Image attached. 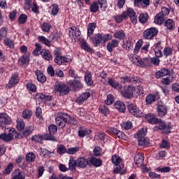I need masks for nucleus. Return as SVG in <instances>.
<instances>
[{
  "mask_svg": "<svg viewBox=\"0 0 179 179\" xmlns=\"http://www.w3.org/2000/svg\"><path fill=\"white\" fill-rule=\"evenodd\" d=\"M91 40L95 47H99L100 43L104 45L106 42L110 40V34L101 35V34H97L94 38H91Z\"/></svg>",
  "mask_w": 179,
  "mask_h": 179,
  "instance_id": "f257e3e1",
  "label": "nucleus"
},
{
  "mask_svg": "<svg viewBox=\"0 0 179 179\" xmlns=\"http://www.w3.org/2000/svg\"><path fill=\"white\" fill-rule=\"evenodd\" d=\"M19 135L15 129H12L9 131V134L3 133L0 134V139L3 142H10L13 139H16Z\"/></svg>",
  "mask_w": 179,
  "mask_h": 179,
  "instance_id": "f03ea898",
  "label": "nucleus"
},
{
  "mask_svg": "<svg viewBox=\"0 0 179 179\" xmlns=\"http://www.w3.org/2000/svg\"><path fill=\"white\" fill-rule=\"evenodd\" d=\"M122 83H142L143 80L140 78L139 77L131 76H125L120 78Z\"/></svg>",
  "mask_w": 179,
  "mask_h": 179,
  "instance_id": "7ed1b4c3",
  "label": "nucleus"
},
{
  "mask_svg": "<svg viewBox=\"0 0 179 179\" xmlns=\"http://www.w3.org/2000/svg\"><path fill=\"white\" fill-rule=\"evenodd\" d=\"M134 92H135V87L129 85L124 87V88L121 90V94L126 99H132L134 97Z\"/></svg>",
  "mask_w": 179,
  "mask_h": 179,
  "instance_id": "20e7f679",
  "label": "nucleus"
},
{
  "mask_svg": "<svg viewBox=\"0 0 179 179\" xmlns=\"http://www.w3.org/2000/svg\"><path fill=\"white\" fill-rule=\"evenodd\" d=\"M69 36L71 38H73L74 41H79L80 40V30L76 27H70Z\"/></svg>",
  "mask_w": 179,
  "mask_h": 179,
  "instance_id": "39448f33",
  "label": "nucleus"
},
{
  "mask_svg": "<svg viewBox=\"0 0 179 179\" xmlns=\"http://www.w3.org/2000/svg\"><path fill=\"white\" fill-rule=\"evenodd\" d=\"M129 112L131 115H134V117H143V113H142V110H140L139 108L133 103H130L127 107Z\"/></svg>",
  "mask_w": 179,
  "mask_h": 179,
  "instance_id": "423d86ee",
  "label": "nucleus"
},
{
  "mask_svg": "<svg viewBox=\"0 0 179 179\" xmlns=\"http://www.w3.org/2000/svg\"><path fill=\"white\" fill-rule=\"evenodd\" d=\"M157 33H159V31L156 28H150L146 29L143 33V37L146 40H152L153 37H155V36H157Z\"/></svg>",
  "mask_w": 179,
  "mask_h": 179,
  "instance_id": "0eeeda50",
  "label": "nucleus"
},
{
  "mask_svg": "<svg viewBox=\"0 0 179 179\" xmlns=\"http://www.w3.org/2000/svg\"><path fill=\"white\" fill-rule=\"evenodd\" d=\"M66 113H63L55 118L56 125L63 129L65 128L66 124H68V117L65 116Z\"/></svg>",
  "mask_w": 179,
  "mask_h": 179,
  "instance_id": "6e6552de",
  "label": "nucleus"
},
{
  "mask_svg": "<svg viewBox=\"0 0 179 179\" xmlns=\"http://www.w3.org/2000/svg\"><path fill=\"white\" fill-rule=\"evenodd\" d=\"M159 127H157L158 129L165 130V134H170L171 129V123H168L167 124L162 119H158L157 123Z\"/></svg>",
  "mask_w": 179,
  "mask_h": 179,
  "instance_id": "1a4fd4ad",
  "label": "nucleus"
},
{
  "mask_svg": "<svg viewBox=\"0 0 179 179\" xmlns=\"http://www.w3.org/2000/svg\"><path fill=\"white\" fill-rule=\"evenodd\" d=\"M69 85L72 87L73 90L77 91L80 90L83 87V85L82 82L79 80H73L69 81Z\"/></svg>",
  "mask_w": 179,
  "mask_h": 179,
  "instance_id": "9d476101",
  "label": "nucleus"
},
{
  "mask_svg": "<svg viewBox=\"0 0 179 179\" xmlns=\"http://www.w3.org/2000/svg\"><path fill=\"white\" fill-rule=\"evenodd\" d=\"M157 111L159 117H164L167 114V106L162 102H159Z\"/></svg>",
  "mask_w": 179,
  "mask_h": 179,
  "instance_id": "9b49d317",
  "label": "nucleus"
},
{
  "mask_svg": "<svg viewBox=\"0 0 179 179\" xmlns=\"http://www.w3.org/2000/svg\"><path fill=\"white\" fill-rule=\"evenodd\" d=\"M55 89L57 92H59L60 94H68L69 93V88L65 84L55 85Z\"/></svg>",
  "mask_w": 179,
  "mask_h": 179,
  "instance_id": "f8f14e48",
  "label": "nucleus"
},
{
  "mask_svg": "<svg viewBox=\"0 0 179 179\" xmlns=\"http://www.w3.org/2000/svg\"><path fill=\"white\" fill-rule=\"evenodd\" d=\"M76 163L77 167H80V169H86L90 164L89 159H87L85 157H79L76 159Z\"/></svg>",
  "mask_w": 179,
  "mask_h": 179,
  "instance_id": "ddd939ff",
  "label": "nucleus"
},
{
  "mask_svg": "<svg viewBox=\"0 0 179 179\" xmlns=\"http://www.w3.org/2000/svg\"><path fill=\"white\" fill-rule=\"evenodd\" d=\"M0 122L3 125H9L12 120L7 113H0Z\"/></svg>",
  "mask_w": 179,
  "mask_h": 179,
  "instance_id": "4468645a",
  "label": "nucleus"
},
{
  "mask_svg": "<svg viewBox=\"0 0 179 179\" xmlns=\"http://www.w3.org/2000/svg\"><path fill=\"white\" fill-rule=\"evenodd\" d=\"M145 118L146 120V121H148V122H149V124H157V122H159V118L156 117V115H155V114L153 113H148L147 115H145Z\"/></svg>",
  "mask_w": 179,
  "mask_h": 179,
  "instance_id": "2eb2a0df",
  "label": "nucleus"
},
{
  "mask_svg": "<svg viewBox=\"0 0 179 179\" xmlns=\"http://www.w3.org/2000/svg\"><path fill=\"white\" fill-rule=\"evenodd\" d=\"M171 73V71L169 70V69H162L159 71L155 73V77L157 79H160V78H163V76H167Z\"/></svg>",
  "mask_w": 179,
  "mask_h": 179,
  "instance_id": "dca6fc26",
  "label": "nucleus"
},
{
  "mask_svg": "<svg viewBox=\"0 0 179 179\" xmlns=\"http://www.w3.org/2000/svg\"><path fill=\"white\" fill-rule=\"evenodd\" d=\"M120 41L117 39H113L110 42L108 43L106 48L109 52H113V49L118 47Z\"/></svg>",
  "mask_w": 179,
  "mask_h": 179,
  "instance_id": "f3484780",
  "label": "nucleus"
},
{
  "mask_svg": "<svg viewBox=\"0 0 179 179\" xmlns=\"http://www.w3.org/2000/svg\"><path fill=\"white\" fill-rule=\"evenodd\" d=\"M162 50H163V47H162V42L157 43L155 44V48L154 49L155 57H157V58H162V57H163Z\"/></svg>",
  "mask_w": 179,
  "mask_h": 179,
  "instance_id": "a211bd4d",
  "label": "nucleus"
},
{
  "mask_svg": "<svg viewBox=\"0 0 179 179\" xmlns=\"http://www.w3.org/2000/svg\"><path fill=\"white\" fill-rule=\"evenodd\" d=\"M114 107L116 110H118L120 113H124L127 110V107L125 106V103L122 101H117L114 103Z\"/></svg>",
  "mask_w": 179,
  "mask_h": 179,
  "instance_id": "6ab92c4d",
  "label": "nucleus"
},
{
  "mask_svg": "<svg viewBox=\"0 0 179 179\" xmlns=\"http://www.w3.org/2000/svg\"><path fill=\"white\" fill-rule=\"evenodd\" d=\"M127 15L129 17H130L131 22L134 24H136V22H138L136 13H135V11L132 8H128L127 9Z\"/></svg>",
  "mask_w": 179,
  "mask_h": 179,
  "instance_id": "aec40b11",
  "label": "nucleus"
},
{
  "mask_svg": "<svg viewBox=\"0 0 179 179\" xmlns=\"http://www.w3.org/2000/svg\"><path fill=\"white\" fill-rule=\"evenodd\" d=\"M12 179H24V173L20 169H16L13 171Z\"/></svg>",
  "mask_w": 179,
  "mask_h": 179,
  "instance_id": "412c9836",
  "label": "nucleus"
},
{
  "mask_svg": "<svg viewBox=\"0 0 179 179\" xmlns=\"http://www.w3.org/2000/svg\"><path fill=\"white\" fill-rule=\"evenodd\" d=\"M30 62V58L27 55H22L18 59V64L22 66H27L29 65V62Z\"/></svg>",
  "mask_w": 179,
  "mask_h": 179,
  "instance_id": "4be33fe9",
  "label": "nucleus"
},
{
  "mask_svg": "<svg viewBox=\"0 0 179 179\" xmlns=\"http://www.w3.org/2000/svg\"><path fill=\"white\" fill-rule=\"evenodd\" d=\"M150 5V0H134V6L148 8Z\"/></svg>",
  "mask_w": 179,
  "mask_h": 179,
  "instance_id": "5701e85b",
  "label": "nucleus"
},
{
  "mask_svg": "<svg viewBox=\"0 0 179 179\" xmlns=\"http://www.w3.org/2000/svg\"><path fill=\"white\" fill-rule=\"evenodd\" d=\"M138 66L145 68V66H152L151 57H147L144 59H140Z\"/></svg>",
  "mask_w": 179,
  "mask_h": 179,
  "instance_id": "b1692460",
  "label": "nucleus"
},
{
  "mask_svg": "<svg viewBox=\"0 0 179 179\" xmlns=\"http://www.w3.org/2000/svg\"><path fill=\"white\" fill-rule=\"evenodd\" d=\"M19 83V75L17 73H15L10 78V80L8 83V87H13L15 85Z\"/></svg>",
  "mask_w": 179,
  "mask_h": 179,
  "instance_id": "393cba45",
  "label": "nucleus"
},
{
  "mask_svg": "<svg viewBox=\"0 0 179 179\" xmlns=\"http://www.w3.org/2000/svg\"><path fill=\"white\" fill-rule=\"evenodd\" d=\"M166 19H167L166 17H164L163 15H162V13H158L156 15L155 17V23H156V24H163V23H164V22H166Z\"/></svg>",
  "mask_w": 179,
  "mask_h": 179,
  "instance_id": "a878e982",
  "label": "nucleus"
},
{
  "mask_svg": "<svg viewBox=\"0 0 179 179\" xmlns=\"http://www.w3.org/2000/svg\"><path fill=\"white\" fill-rule=\"evenodd\" d=\"M129 58L131 62H132L133 64H135V65H136L137 66H139V62L141 61V58L139 56L136 55V53L130 54L129 56Z\"/></svg>",
  "mask_w": 179,
  "mask_h": 179,
  "instance_id": "bb28decb",
  "label": "nucleus"
},
{
  "mask_svg": "<svg viewBox=\"0 0 179 179\" xmlns=\"http://www.w3.org/2000/svg\"><path fill=\"white\" fill-rule=\"evenodd\" d=\"M40 54L44 59H46V61H50V59H52V55H51V52H50L48 50H44L43 49Z\"/></svg>",
  "mask_w": 179,
  "mask_h": 179,
  "instance_id": "cd10ccee",
  "label": "nucleus"
},
{
  "mask_svg": "<svg viewBox=\"0 0 179 179\" xmlns=\"http://www.w3.org/2000/svg\"><path fill=\"white\" fill-rule=\"evenodd\" d=\"M90 96V92L83 93L80 96L76 99L78 104H82L83 101L87 100Z\"/></svg>",
  "mask_w": 179,
  "mask_h": 179,
  "instance_id": "c85d7f7f",
  "label": "nucleus"
},
{
  "mask_svg": "<svg viewBox=\"0 0 179 179\" xmlns=\"http://www.w3.org/2000/svg\"><path fill=\"white\" fill-rule=\"evenodd\" d=\"M164 26L168 29V30H174V29H176V22L173 19H168L165 21Z\"/></svg>",
  "mask_w": 179,
  "mask_h": 179,
  "instance_id": "c756f323",
  "label": "nucleus"
},
{
  "mask_svg": "<svg viewBox=\"0 0 179 179\" xmlns=\"http://www.w3.org/2000/svg\"><path fill=\"white\" fill-rule=\"evenodd\" d=\"M108 83L110 85V86L114 87L115 89H117L118 90L122 88V85L120 84V83L117 82L113 78H109Z\"/></svg>",
  "mask_w": 179,
  "mask_h": 179,
  "instance_id": "7c9ffc66",
  "label": "nucleus"
},
{
  "mask_svg": "<svg viewBox=\"0 0 179 179\" xmlns=\"http://www.w3.org/2000/svg\"><path fill=\"white\" fill-rule=\"evenodd\" d=\"M36 99L39 100V101L47 102L51 101L52 100V96H45L43 94H38L36 95Z\"/></svg>",
  "mask_w": 179,
  "mask_h": 179,
  "instance_id": "2f4dec72",
  "label": "nucleus"
},
{
  "mask_svg": "<svg viewBox=\"0 0 179 179\" xmlns=\"http://www.w3.org/2000/svg\"><path fill=\"white\" fill-rule=\"evenodd\" d=\"M36 76H37L38 81L41 83H45V80H47V78H45V76L43 72L41 71L36 70L35 71Z\"/></svg>",
  "mask_w": 179,
  "mask_h": 179,
  "instance_id": "473e14b6",
  "label": "nucleus"
},
{
  "mask_svg": "<svg viewBox=\"0 0 179 179\" xmlns=\"http://www.w3.org/2000/svg\"><path fill=\"white\" fill-rule=\"evenodd\" d=\"M85 82L88 86H92L93 80H92V73L90 71H86L85 73Z\"/></svg>",
  "mask_w": 179,
  "mask_h": 179,
  "instance_id": "72a5a7b5",
  "label": "nucleus"
},
{
  "mask_svg": "<svg viewBox=\"0 0 179 179\" xmlns=\"http://www.w3.org/2000/svg\"><path fill=\"white\" fill-rule=\"evenodd\" d=\"M69 167L72 171H76V167H78V163L73 157H71L69 162Z\"/></svg>",
  "mask_w": 179,
  "mask_h": 179,
  "instance_id": "f704fd0d",
  "label": "nucleus"
},
{
  "mask_svg": "<svg viewBox=\"0 0 179 179\" xmlns=\"http://www.w3.org/2000/svg\"><path fill=\"white\" fill-rule=\"evenodd\" d=\"M80 47L83 48V50H85V51H87V52H92V51H93V49L91 48L90 45H89L87 42H86L85 40L80 41Z\"/></svg>",
  "mask_w": 179,
  "mask_h": 179,
  "instance_id": "c9c22d12",
  "label": "nucleus"
},
{
  "mask_svg": "<svg viewBox=\"0 0 179 179\" xmlns=\"http://www.w3.org/2000/svg\"><path fill=\"white\" fill-rule=\"evenodd\" d=\"M90 164L94 166L95 167H100L101 166V160L97 158L92 157L89 159Z\"/></svg>",
  "mask_w": 179,
  "mask_h": 179,
  "instance_id": "e433bc0d",
  "label": "nucleus"
},
{
  "mask_svg": "<svg viewBox=\"0 0 179 179\" xmlns=\"http://www.w3.org/2000/svg\"><path fill=\"white\" fill-rule=\"evenodd\" d=\"M43 141H52V142H57V138L54 136V134H51V133H46L43 134Z\"/></svg>",
  "mask_w": 179,
  "mask_h": 179,
  "instance_id": "4c0bfd02",
  "label": "nucleus"
},
{
  "mask_svg": "<svg viewBox=\"0 0 179 179\" xmlns=\"http://www.w3.org/2000/svg\"><path fill=\"white\" fill-rule=\"evenodd\" d=\"M157 99V96L155 94H150L145 98V101L147 104H152V103H155Z\"/></svg>",
  "mask_w": 179,
  "mask_h": 179,
  "instance_id": "58836bf2",
  "label": "nucleus"
},
{
  "mask_svg": "<svg viewBox=\"0 0 179 179\" xmlns=\"http://www.w3.org/2000/svg\"><path fill=\"white\" fill-rule=\"evenodd\" d=\"M146 134H148V129L143 128L140 129L139 131L134 135V136L135 138H145V136H146Z\"/></svg>",
  "mask_w": 179,
  "mask_h": 179,
  "instance_id": "ea45409f",
  "label": "nucleus"
},
{
  "mask_svg": "<svg viewBox=\"0 0 179 179\" xmlns=\"http://www.w3.org/2000/svg\"><path fill=\"white\" fill-rule=\"evenodd\" d=\"M92 134V131L89 129H80L78 131V136L80 138H84V136H87V135H90Z\"/></svg>",
  "mask_w": 179,
  "mask_h": 179,
  "instance_id": "a19ab883",
  "label": "nucleus"
},
{
  "mask_svg": "<svg viewBox=\"0 0 179 179\" xmlns=\"http://www.w3.org/2000/svg\"><path fill=\"white\" fill-rule=\"evenodd\" d=\"M113 37L119 40H124L125 38V32L123 30H119L114 34Z\"/></svg>",
  "mask_w": 179,
  "mask_h": 179,
  "instance_id": "79ce46f5",
  "label": "nucleus"
},
{
  "mask_svg": "<svg viewBox=\"0 0 179 179\" xmlns=\"http://www.w3.org/2000/svg\"><path fill=\"white\" fill-rule=\"evenodd\" d=\"M143 160H145V157L142 155L138 154L134 157V162L136 164H140L142 166Z\"/></svg>",
  "mask_w": 179,
  "mask_h": 179,
  "instance_id": "37998d69",
  "label": "nucleus"
},
{
  "mask_svg": "<svg viewBox=\"0 0 179 179\" xmlns=\"http://www.w3.org/2000/svg\"><path fill=\"white\" fill-rule=\"evenodd\" d=\"M138 139V145L140 146H148L149 145V139L145 137H137Z\"/></svg>",
  "mask_w": 179,
  "mask_h": 179,
  "instance_id": "c03bdc74",
  "label": "nucleus"
},
{
  "mask_svg": "<svg viewBox=\"0 0 179 179\" xmlns=\"http://www.w3.org/2000/svg\"><path fill=\"white\" fill-rule=\"evenodd\" d=\"M90 10L92 13L99 12V3L94 1L93 3L90 6Z\"/></svg>",
  "mask_w": 179,
  "mask_h": 179,
  "instance_id": "a18cd8bd",
  "label": "nucleus"
},
{
  "mask_svg": "<svg viewBox=\"0 0 179 179\" xmlns=\"http://www.w3.org/2000/svg\"><path fill=\"white\" fill-rule=\"evenodd\" d=\"M95 29H96V23L89 24V27L87 29V36H89V37H90V36H92V34H93Z\"/></svg>",
  "mask_w": 179,
  "mask_h": 179,
  "instance_id": "49530a36",
  "label": "nucleus"
},
{
  "mask_svg": "<svg viewBox=\"0 0 179 179\" xmlns=\"http://www.w3.org/2000/svg\"><path fill=\"white\" fill-rule=\"evenodd\" d=\"M3 43H4V45L6 46V47H9V48H13V46L15 45V43H13V41H12V39L8 38V37H6L4 39H3Z\"/></svg>",
  "mask_w": 179,
  "mask_h": 179,
  "instance_id": "de8ad7c7",
  "label": "nucleus"
},
{
  "mask_svg": "<svg viewBox=\"0 0 179 179\" xmlns=\"http://www.w3.org/2000/svg\"><path fill=\"white\" fill-rule=\"evenodd\" d=\"M149 15L148 13H142L138 17V20L141 23H146L148 20Z\"/></svg>",
  "mask_w": 179,
  "mask_h": 179,
  "instance_id": "09e8293b",
  "label": "nucleus"
},
{
  "mask_svg": "<svg viewBox=\"0 0 179 179\" xmlns=\"http://www.w3.org/2000/svg\"><path fill=\"white\" fill-rule=\"evenodd\" d=\"M57 153L59 155H62L65 153H68V150H66V148L64 145H59L58 148L57 149Z\"/></svg>",
  "mask_w": 179,
  "mask_h": 179,
  "instance_id": "8fccbe9b",
  "label": "nucleus"
},
{
  "mask_svg": "<svg viewBox=\"0 0 179 179\" xmlns=\"http://www.w3.org/2000/svg\"><path fill=\"white\" fill-rule=\"evenodd\" d=\"M38 41H40L41 43H43V44H45V45H48V47H50L51 45V41H50V40H48L45 36H38Z\"/></svg>",
  "mask_w": 179,
  "mask_h": 179,
  "instance_id": "3c124183",
  "label": "nucleus"
},
{
  "mask_svg": "<svg viewBox=\"0 0 179 179\" xmlns=\"http://www.w3.org/2000/svg\"><path fill=\"white\" fill-rule=\"evenodd\" d=\"M122 161V159H121V157H120L117 155H114L112 157V162L113 163V164H115V166H118L121 163Z\"/></svg>",
  "mask_w": 179,
  "mask_h": 179,
  "instance_id": "603ef678",
  "label": "nucleus"
},
{
  "mask_svg": "<svg viewBox=\"0 0 179 179\" xmlns=\"http://www.w3.org/2000/svg\"><path fill=\"white\" fill-rule=\"evenodd\" d=\"M31 115H33V112L30 110L26 109L22 112V117L24 120H29V118H31Z\"/></svg>",
  "mask_w": 179,
  "mask_h": 179,
  "instance_id": "864d4df0",
  "label": "nucleus"
},
{
  "mask_svg": "<svg viewBox=\"0 0 179 179\" xmlns=\"http://www.w3.org/2000/svg\"><path fill=\"white\" fill-rule=\"evenodd\" d=\"M36 159V154L33 152H29L26 155L27 162H29L30 163L33 162L34 160Z\"/></svg>",
  "mask_w": 179,
  "mask_h": 179,
  "instance_id": "5fc2aeb1",
  "label": "nucleus"
},
{
  "mask_svg": "<svg viewBox=\"0 0 179 179\" xmlns=\"http://www.w3.org/2000/svg\"><path fill=\"white\" fill-rule=\"evenodd\" d=\"M27 22V15L26 14H22L18 18V23L20 24H24Z\"/></svg>",
  "mask_w": 179,
  "mask_h": 179,
  "instance_id": "6e6d98bb",
  "label": "nucleus"
},
{
  "mask_svg": "<svg viewBox=\"0 0 179 179\" xmlns=\"http://www.w3.org/2000/svg\"><path fill=\"white\" fill-rule=\"evenodd\" d=\"M12 170H13V163H9L3 173L6 175L10 174V173H12Z\"/></svg>",
  "mask_w": 179,
  "mask_h": 179,
  "instance_id": "4d7b16f0",
  "label": "nucleus"
},
{
  "mask_svg": "<svg viewBox=\"0 0 179 179\" xmlns=\"http://www.w3.org/2000/svg\"><path fill=\"white\" fill-rule=\"evenodd\" d=\"M8 34V29L6 27H2L0 29V41L3 38V37H6Z\"/></svg>",
  "mask_w": 179,
  "mask_h": 179,
  "instance_id": "13d9d810",
  "label": "nucleus"
},
{
  "mask_svg": "<svg viewBox=\"0 0 179 179\" xmlns=\"http://www.w3.org/2000/svg\"><path fill=\"white\" fill-rule=\"evenodd\" d=\"M24 122L22 120H20L17 122V129L18 131H23L24 129Z\"/></svg>",
  "mask_w": 179,
  "mask_h": 179,
  "instance_id": "bf43d9fd",
  "label": "nucleus"
},
{
  "mask_svg": "<svg viewBox=\"0 0 179 179\" xmlns=\"http://www.w3.org/2000/svg\"><path fill=\"white\" fill-rule=\"evenodd\" d=\"M97 3L98 5H100V8L101 9H102V10H106V8H107L106 0H98Z\"/></svg>",
  "mask_w": 179,
  "mask_h": 179,
  "instance_id": "052dcab7",
  "label": "nucleus"
},
{
  "mask_svg": "<svg viewBox=\"0 0 179 179\" xmlns=\"http://www.w3.org/2000/svg\"><path fill=\"white\" fill-rule=\"evenodd\" d=\"M113 103H114V96L108 94L107 96V99L105 100V103L107 104V106H111Z\"/></svg>",
  "mask_w": 179,
  "mask_h": 179,
  "instance_id": "680f3d73",
  "label": "nucleus"
},
{
  "mask_svg": "<svg viewBox=\"0 0 179 179\" xmlns=\"http://www.w3.org/2000/svg\"><path fill=\"white\" fill-rule=\"evenodd\" d=\"M49 133L52 135H55L57 134V131H58V127L56 125L51 124L48 127Z\"/></svg>",
  "mask_w": 179,
  "mask_h": 179,
  "instance_id": "e2e57ef3",
  "label": "nucleus"
},
{
  "mask_svg": "<svg viewBox=\"0 0 179 179\" xmlns=\"http://www.w3.org/2000/svg\"><path fill=\"white\" fill-rule=\"evenodd\" d=\"M77 152H79V147L78 146L70 148L67 150L68 155H75Z\"/></svg>",
  "mask_w": 179,
  "mask_h": 179,
  "instance_id": "0e129e2a",
  "label": "nucleus"
},
{
  "mask_svg": "<svg viewBox=\"0 0 179 179\" xmlns=\"http://www.w3.org/2000/svg\"><path fill=\"white\" fill-rule=\"evenodd\" d=\"M121 126H122V128H124V129H126V130L131 129L132 128V122H122Z\"/></svg>",
  "mask_w": 179,
  "mask_h": 179,
  "instance_id": "69168bd1",
  "label": "nucleus"
},
{
  "mask_svg": "<svg viewBox=\"0 0 179 179\" xmlns=\"http://www.w3.org/2000/svg\"><path fill=\"white\" fill-rule=\"evenodd\" d=\"M30 5H31V10L32 12H34V13H40V10H38L37 3L34 2L32 4L31 3Z\"/></svg>",
  "mask_w": 179,
  "mask_h": 179,
  "instance_id": "338daca9",
  "label": "nucleus"
},
{
  "mask_svg": "<svg viewBox=\"0 0 179 179\" xmlns=\"http://www.w3.org/2000/svg\"><path fill=\"white\" fill-rule=\"evenodd\" d=\"M32 141H34L35 142L38 143H41L43 141V135L38 134V135H35L32 136L31 138Z\"/></svg>",
  "mask_w": 179,
  "mask_h": 179,
  "instance_id": "774afa93",
  "label": "nucleus"
}]
</instances>
